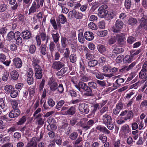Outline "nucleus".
Segmentation results:
<instances>
[{
  "instance_id": "1",
  "label": "nucleus",
  "mask_w": 147,
  "mask_h": 147,
  "mask_svg": "<svg viewBox=\"0 0 147 147\" xmlns=\"http://www.w3.org/2000/svg\"><path fill=\"white\" fill-rule=\"evenodd\" d=\"M108 6L106 5H103L100 7L98 9V15L100 18H104L106 20L111 19L113 18V13L111 12L108 13L107 9Z\"/></svg>"
},
{
  "instance_id": "2",
  "label": "nucleus",
  "mask_w": 147,
  "mask_h": 147,
  "mask_svg": "<svg viewBox=\"0 0 147 147\" xmlns=\"http://www.w3.org/2000/svg\"><path fill=\"white\" fill-rule=\"evenodd\" d=\"M124 23L120 20L118 19L115 22V26L112 28V30L114 32L118 33L123 28Z\"/></svg>"
},
{
  "instance_id": "3",
  "label": "nucleus",
  "mask_w": 147,
  "mask_h": 147,
  "mask_svg": "<svg viewBox=\"0 0 147 147\" xmlns=\"http://www.w3.org/2000/svg\"><path fill=\"white\" fill-rule=\"evenodd\" d=\"M142 18L140 19V23L138 26V29H140L142 28L147 30V17L143 13H141V15Z\"/></svg>"
},
{
  "instance_id": "4",
  "label": "nucleus",
  "mask_w": 147,
  "mask_h": 147,
  "mask_svg": "<svg viewBox=\"0 0 147 147\" xmlns=\"http://www.w3.org/2000/svg\"><path fill=\"white\" fill-rule=\"evenodd\" d=\"M64 66V63L59 61H53L52 65V68L53 69L57 70H60Z\"/></svg>"
},
{
  "instance_id": "5",
  "label": "nucleus",
  "mask_w": 147,
  "mask_h": 147,
  "mask_svg": "<svg viewBox=\"0 0 147 147\" xmlns=\"http://www.w3.org/2000/svg\"><path fill=\"white\" fill-rule=\"evenodd\" d=\"M79 109L80 112L86 114H88L89 111L88 105L85 103L80 104Z\"/></svg>"
},
{
  "instance_id": "6",
  "label": "nucleus",
  "mask_w": 147,
  "mask_h": 147,
  "mask_svg": "<svg viewBox=\"0 0 147 147\" xmlns=\"http://www.w3.org/2000/svg\"><path fill=\"white\" fill-rule=\"evenodd\" d=\"M18 32L17 31L14 33L13 31H10L7 34L6 38L7 40L11 42H14L16 35H17Z\"/></svg>"
},
{
  "instance_id": "7",
  "label": "nucleus",
  "mask_w": 147,
  "mask_h": 147,
  "mask_svg": "<svg viewBox=\"0 0 147 147\" xmlns=\"http://www.w3.org/2000/svg\"><path fill=\"white\" fill-rule=\"evenodd\" d=\"M20 111L15 109L12 110L9 113V116L10 118H15L18 117L20 114Z\"/></svg>"
},
{
  "instance_id": "8",
  "label": "nucleus",
  "mask_w": 147,
  "mask_h": 147,
  "mask_svg": "<svg viewBox=\"0 0 147 147\" xmlns=\"http://www.w3.org/2000/svg\"><path fill=\"white\" fill-rule=\"evenodd\" d=\"M67 38L65 37H62L61 39V44L62 47L59 46L58 48L59 49V51L60 53L64 52V49L65 48L67 45L66 44Z\"/></svg>"
},
{
  "instance_id": "9",
  "label": "nucleus",
  "mask_w": 147,
  "mask_h": 147,
  "mask_svg": "<svg viewBox=\"0 0 147 147\" xmlns=\"http://www.w3.org/2000/svg\"><path fill=\"white\" fill-rule=\"evenodd\" d=\"M39 4L36 5V3L35 1L33 2L29 10L28 14L30 15L31 13H33L36 11L37 8H38L40 7Z\"/></svg>"
},
{
  "instance_id": "10",
  "label": "nucleus",
  "mask_w": 147,
  "mask_h": 147,
  "mask_svg": "<svg viewBox=\"0 0 147 147\" xmlns=\"http://www.w3.org/2000/svg\"><path fill=\"white\" fill-rule=\"evenodd\" d=\"M35 75L36 79H41L43 76L42 70L41 67L34 69Z\"/></svg>"
},
{
  "instance_id": "11",
  "label": "nucleus",
  "mask_w": 147,
  "mask_h": 147,
  "mask_svg": "<svg viewBox=\"0 0 147 147\" xmlns=\"http://www.w3.org/2000/svg\"><path fill=\"white\" fill-rule=\"evenodd\" d=\"M51 35L53 42L56 44L57 43L59 40L60 35L59 33L55 30H53Z\"/></svg>"
},
{
  "instance_id": "12",
  "label": "nucleus",
  "mask_w": 147,
  "mask_h": 147,
  "mask_svg": "<svg viewBox=\"0 0 147 147\" xmlns=\"http://www.w3.org/2000/svg\"><path fill=\"white\" fill-rule=\"evenodd\" d=\"M84 38L87 40L91 41L94 38V35L90 31L86 32L84 34Z\"/></svg>"
},
{
  "instance_id": "13",
  "label": "nucleus",
  "mask_w": 147,
  "mask_h": 147,
  "mask_svg": "<svg viewBox=\"0 0 147 147\" xmlns=\"http://www.w3.org/2000/svg\"><path fill=\"white\" fill-rule=\"evenodd\" d=\"M21 37L24 40L28 39L31 37V33L28 30L24 31L21 33Z\"/></svg>"
},
{
  "instance_id": "14",
  "label": "nucleus",
  "mask_w": 147,
  "mask_h": 147,
  "mask_svg": "<svg viewBox=\"0 0 147 147\" xmlns=\"http://www.w3.org/2000/svg\"><path fill=\"white\" fill-rule=\"evenodd\" d=\"M13 65L16 68H20L22 66L21 59L19 58H15L13 59Z\"/></svg>"
},
{
  "instance_id": "15",
  "label": "nucleus",
  "mask_w": 147,
  "mask_h": 147,
  "mask_svg": "<svg viewBox=\"0 0 147 147\" xmlns=\"http://www.w3.org/2000/svg\"><path fill=\"white\" fill-rule=\"evenodd\" d=\"M102 119L103 123L105 124L107 123H109L112 121L111 117L107 114H105L102 116Z\"/></svg>"
},
{
  "instance_id": "16",
  "label": "nucleus",
  "mask_w": 147,
  "mask_h": 147,
  "mask_svg": "<svg viewBox=\"0 0 147 147\" xmlns=\"http://www.w3.org/2000/svg\"><path fill=\"white\" fill-rule=\"evenodd\" d=\"M37 141V138H33L28 143L26 147H36Z\"/></svg>"
},
{
  "instance_id": "17",
  "label": "nucleus",
  "mask_w": 147,
  "mask_h": 147,
  "mask_svg": "<svg viewBox=\"0 0 147 147\" xmlns=\"http://www.w3.org/2000/svg\"><path fill=\"white\" fill-rule=\"evenodd\" d=\"M87 86V84L83 82H80L78 83L77 85H76V88L78 91H80L81 89L84 90Z\"/></svg>"
},
{
  "instance_id": "18",
  "label": "nucleus",
  "mask_w": 147,
  "mask_h": 147,
  "mask_svg": "<svg viewBox=\"0 0 147 147\" xmlns=\"http://www.w3.org/2000/svg\"><path fill=\"white\" fill-rule=\"evenodd\" d=\"M84 91L86 92V93H84L85 95L91 96H94L92 90L91 89L88 85H87L86 87L85 88Z\"/></svg>"
},
{
  "instance_id": "19",
  "label": "nucleus",
  "mask_w": 147,
  "mask_h": 147,
  "mask_svg": "<svg viewBox=\"0 0 147 147\" xmlns=\"http://www.w3.org/2000/svg\"><path fill=\"white\" fill-rule=\"evenodd\" d=\"M121 130L125 134V136L131 131L129 127V125L127 124L123 125L121 127Z\"/></svg>"
},
{
  "instance_id": "20",
  "label": "nucleus",
  "mask_w": 147,
  "mask_h": 147,
  "mask_svg": "<svg viewBox=\"0 0 147 147\" xmlns=\"http://www.w3.org/2000/svg\"><path fill=\"white\" fill-rule=\"evenodd\" d=\"M138 22L136 19L132 17L130 18L127 22L128 24L131 26L137 25Z\"/></svg>"
},
{
  "instance_id": "21",
  "label": "nucleus",
  "mask_w": 147,
  "mask_h": 147,
  "mask_svg": "<svg viewBox=\"0 0 147 147\" xmlns=\"http://www.w3.org/2000/svg\"><path fill=\"white\" fill-rule=\"evenodd\" d=\"M76 112L75 108L73 106H71L65 112V114L67 115H72L75 114Z\"/></svg>"
},
{
  "instance_id": "22",
  "label": "nucleus",
  "mask_w": 147,
  "mask_h": 147,
  "mask_svg": "<svg viewBox=\"0 0 147 147\" xmlns=\"http://www.w3.org/2000/svg\"><path fill=\"white\" fill-rule=\"evenodd\" d=\"M49 84L50 86V88L52 90L55 91L57 88V84L54 81L50 80L49 82Z\"/></svg>"
},
{
  "instance_id": "23",
  "label": "nucleus",
  "mask_w": 147,
  "mask_h": 147,
  "mask_svg": "<svg viewBox=\"0 0 147 147\" xmlns=\"http://www.w3.org/2000/svg\"><path fill=\"white\" fill-rule=\"evenodd\" d=\"M147 71L141 70L139 73V77L141 79H143L144 81H146L147 80Z\"/></svg>"
},
{
  "instance_id": "24",
  "label": "nucleus",
  "mask_w": 147,
  "mask_h": 147,
  "mask_svg": "<svg viewBox=\"0 0 147 147\" xmlns=\"http://www.w3.org/2000/svg\"><path fill=\"white\" fill-rule=\"evenodd\" d=\"M40 53L43 55H45L47 53V47L45 44H42L39 48Z\"/></svg>"
},
{
  "instance_id": "25",
  "label": "nucleus",
  "mask_w": 147,
  "mask_h": 147,
  "mask_svg": "<svg viewBox=\"0 0 147 147\" xmlns=\"http://www.w3.org/2000/svg\"><path fill=\"white\" fill-rule=\"evenodd\" d=\"M21 33L18 32V34L16 35V38L15 39L14 41L15 40L16 43L17 45H19L21 44L22 42V39L20 36Z\"/></svg>"
},
{
  "instance_id": "26",
  "label": "nucleus",
  "mask_w": 147,
  "mask_h": 147,
  "mask_svg": "<svg viewBox=\"0 0 147 147\" xmlns=\"http://www.w3.org/2000/svg\"><path fill=\"white\" fill-rule=\"evenodd\" d=\"M32 62V65L34 69H37V68L41 67L39 65L40 61L38 59L34 58Z\"/></svg>"
},
{
  "instance_id": "27",
  "label": "nucleus",
  "mask_w": 147,
  "mask_h": 147,
  "mask_svg": "<svg viewBox=\"0 0 147 147\" xmlns=\"http://www.w3.org/2000/svg\"><path fill=\"white\" fill-rule=\"evenodd\" d=\"M40 36L42 40V41H44L46 40V43H47L48 41V40L49 39V37L48 36H47L46 33L45 32H42L40 34Z\"/></svg>"
},
{
  "instance_id": "28",
  "label": "nucleus",
  "mask_w": 147,
  "mask_h": 147,
  "mask_svg": "<svg viewBox=\"0 0 147 147\" xmlns=\"http://www.w3.org/2000/svg\"><path fill=\"white\" fill-rule=\"evenodd\" d=\"M95 123V120L90 119L88 121L85 125V130H87L90 128Z\"/></svg>"
},
{
  "instance_id": "29",
  "label": "nucleus",
  "mask_w": 147,
  "mask_h": 147,
  "mask_svg": "<svg viewBox=\"0 0 147 147\" xmlns=\"http://www.w3.org/2000/svg\"><path fill=\"white\" fill-rule=\"evenodd\" d=\"M98 61L96 60H92L88 62V65L89 67H94L98 64Z\"/></svg>"
},
{
  "instance_id": "30",
  "label": "nucleus",
  "mask_w": 147,
  "mask_h": 147,
  "mask_svg": "<svg viewBox=\"0 0 147 147\" xmlns=\"http://www.w3.org/2000/svg\"><path fill=\"white\" fill-rule=\"evenodd\" d=\"M58 21H59V24L60 25V23L62 24H64L65 22H66L67 19L62 14L59 16V20H57V23Z\"/></svg>"
},
{
  "instance_id": "31",
  "label": "nucleus",
  "mask_w": 147,
  "mask_h": 147,
  "mask_svg": "<svg viewBox=\"0 0 147 147\" xmlns=\"http://www.w3.org/2000/svg\"><path fill=\"white\" fill-rule=\"evenodd\" d=\"M11 78L13 80H16L18 78L19 76L18 72L16 70L12 71L10 73Z\"/></svg>"
},
{
  "instance_id": "32",
  "label": "nucleus",
  "mask_w": 147,
  "mask_h": 147,
  "mask_svg": "<svg viewBox=\"0 0 147 147\" xmlns=\"http://www.w3.org/2000/svg\"><path fill=\"white\" fill-rule=\"evenodd\" d=\"M133 57L130 56L129 55H127L123 58V61L125 63H130L132 61Z\"/></svg>"
},
{
  "instance_id": "33",
  "label": "nucleus",
  "mask_w": 147,
  "mask_h": 147,
  "mask_svg": "<svg viewBox=\"0 0 147 147\" xmlns=\"http://www.w3.org/2000/svg\"><path fill=\"white\" fill-rule=\"evenodd\" d=\"M134 117V113L131 111H129L127 113L126 116L123 119L125 121L128 119H130L131 118H133Z\"/></svg>"
},
{
  "instance_id": "34",
  "label": "nucleus",
  "mask_w": 147,
  "mask_h": 147,
  "mask_svg": "<svg viewBox=\"0 0 147 147\" xmlns=\"http://www.w3.org/2000/svg\"><path fill=\"white\" fill-rule=\"evenodd\" d=\"M97 48L98 51L101 53H104L106 51V47L102 45H98L97 46Z\"/></svg>"
},
{
  "instance_id": "35",
  "label": "nucleus",
  "mask_w": 147,
  "mask_h": 147,
  "mask_svg": "<svg viewBox=\"0 0 147 147\" xmlns=\"http://www.w3.org/2000/svg\"><path fill=\"white\" fill-rule=\"evenodd\" d=\"M69 45L73 52H75L76 50V47L77 46V42L75 41L72 42Z\"/></svg>"
},
{
  "instance_id": "36",
  "label": "nucleus",
  "mask_w": 147,
  "mask_h": 147,
  "mask_svg": "<svg viewBox=\"0 0 147 147\" xmlns=\"http://www.w3.org/2000/svg\"><path fill=\"white\" fill-rule=\"evenodd\" d=\"M67 70V67H63L60 71L57 72L56 74L58 76H62L66 73Z\"/></svg>"
},
{
  "instance_id": "37",
  "label": "nucleus",
  "mask_w": 147,
  "mask_h": 147,
  "mask_svg": "<svg viewBox=\"0 0 147 147\" xmlns=\"http://www.w3.org/2000/svg\"><path fill=\"white\" fill-rule=\"evenodd\" d=\"M4 89L6 93H9L13 90V87L11 85H7L5 86Z\"/></svg>"
},
{
  "instance_id": "38",
  "label": "nucleus",
  "mask_w": 147,
  "mask_h": 147,
  "mask_svg": "<svg viewBox=\"0 0 147 147\" xmlns=\"http://www.w3.org/2000/svg\"><path fill=\"white\" fill-rule=\"evenodd\" d=\"M70 61L73 63L76 62L77 61V57L76 54L73 53L71 54L69 57Z\"/></svg>"
},
{
  "instance_id": "39",
  "label": "nucleus",
  "mask_w": 147,
  "mask_h": 147,
  "mask_svg": "<svg viewBox=\"0 0 147 147\" xmlns=\"http://www.w3.org/2000/svg\"><path fill=\"white\" fill-rule=\"evenodd\" d=\"M57 129V126L53 124H49L47 126V129L48 131H54Z\"/></svg>"
},
{
  "instance_id": "40",
  "label": "nucleus",
  "mask_w": 147,
  "mask_h": 147,
  "mask_svg": "<svg viewBox=\"0 0 147 147\" xmlns=\"http://www.w3.org/2000/svg\"><path fill=\"white\" fill-rule=\"evenodd\" d=\"M116 41V37L115 36H112L109 39L108 41V43L109 45H111L114 44Z\"/></svg>"
},
{
  "instance_id": "41",
  "label": "nucleus",
  "mask_w": 147,
  "mask_h": 147,
  "mask_svg": "<svg viewBox=\"0 0 147 147\" xmlns=\"http://www.w3.org/2000/svg\"><path fill=\"white\" fill-rule=\"evenodd\" d=\"M78 136V133L77 132H74L70 134L69 137L71 140H74L76 139Z\"/></svg>"
},
{
  "instance_id": "42",
  "label": "nucleus",
  "mask_w": 147,
  "mask_h": 147,
  "mask_svg": "<svg viewBox=\"0 0 147 147\" xmlns=\"http://www.w3.org/2000/svg\"><path fill=\"white\" fill-rule=\"evenodd\" d=\"M88 85L92 90V89H97V84L96 83L94 82H89L88 83Z\"/></svg>"
},
{
  "instance_id": "43",
  "label": "nucleus",
  "mask_w": 147,
  "mask_h": 147,
  "mask_svg": "<svg viewBox=\"0 0 147 147\" xmlns=\"http://www.w3.org/2000/svg\"><path fill=\"white\" fill-rule=\"evenodd\" d=\"M83 35V33L82 32H80L78 34V39L79 41L82 43H83L84 41V37Z\"/></svg>"
},
{
  "instance_id": "44",
  "label": "nucleus",
  "mask_w": 147,
  "mask_h": 147,
  "mask_svg": "<svg viewBox=\"0 0 147 147\" xmlns=\"http://www.w3.org/2000/svg\"><path fill=\"white\" fill-rule=\"evenodd\" d=\"M124 5L125 8L127 9H129L131 5V0H125V2Z\"/></svg>"
},
{
  "instance_id": "45",
  "label": "nucleus",
  "mask_w": 147,
  "mask_h": 147,
  "mask_svg": "<svg viewBox=\"0 0 147 147\" xmlns=\"http://www.w3.org/2000/svg\"><path fill=\"white\" fill-rule=\"evenodd\" d=\"M26 119L25 116H23L19 119L17 123V124L18 125H22L26 122Z\"/></svg>"
},
{
  "instance_id": "46",
  "label": "nucleus",
  "mask_w": 147,
  "mask_h": 147,
  "mask_svg": "<svg viewBox=\"0 0 147 147\" xmlns=\"http://www.w3.org/2000/svg\"><path fill=\"white\" fill-rule=\"evenodd\" d=\"M7 8L8 6L6 4H3L0 5V13L5 11Z\"/></svg>"
},
{
  "instance_id": "47",
  "label": "nucleus",
  "mask_w": 147,
  "mask_h": 147,
  "mask_svg": "<svg viewBox=\"0 0 147 147\" xmlns=\"http://www.w3.org/2000/svg\"><path fill=\"white\" fill-rule=\"evenodd\" d=\"M107 34V32L106 30H104L98 32L97 33L98 36L100 37L106 36Z\"/></svg>"
},
{
  "instance_id": "48",
  "label": "nucleus",
  "mask_w": 147,
  "mask_h": 147,
  "mask_svg": "<svg viewBox=\"0 0 147 147\" xmlns=\"http://www.w3.org/2000/svg\"><path fill=\"white\" fill-rule=\"evenodd\" d=\"M142 51V50L141 49H139L136 52L134 50H131L130 51L131 53V56L132 57H134L138 54L140 53H141Z\"/></svg>"
},
{
  "instance_id": "49",
  "label": "nucleus",
  "mask_w": 147,
  "mask_h": 147,
  "mask_svg": "<svg viewBox=\"0 0 147 147\" xmlns=\"http://www.w3.org/2000/svg\"><path fill=\"white\" fill-rule=\"evenodd\" d=\"M136 41V38L133 36H129L128 37L127 40V42L130 44H132Z\"/></svg>"
},
{
  "instance_id": "50",
  "label": "nucleus",
  "mask_w": 147,
  "mask_h": 147,
  "mask_svg": "<svg viewBox=\"0 0 147 147\" xmlns=\"http://www.w3.org/2000/svg\"><path fill=\"white\" fill-rule=\"evenodd\" d=\"M89 72L94 74H96L98 72L97 67H89Z\"/></svg>"
},
{
  "instance_id": "51",
  "label": "nucleus",
  "mask_w": 147,
  "mask_h": 147,
  "mask_svg": "<svg viewBox=\"0 0 147 147\" xmlns=\"http://www.w3.org/2000/svg\"><path fill=\"white\" fill-rule=\"evenodd\" d=\"M70 53V51L69 48H66L65 49V51L63 54L64 57L66 59L68 58L69 56Z\"/></svg>"
},
{
  "instance_id": "52",
  "label": "nucleus",
  "mask_w": 147,
  "mask_h": 147,
  "mask_svg": "<svg viewBox=\"0 0 147 147\" xmlns=\"http://www.w3.org/2000/svg\"><path fill=\"white\" fill-rule=\"evenodd\" d=\"M55 43L54 42H51L49 44V49L51 53L54 51V49L55 47Z\"/></svg>"
},
{
  "instance_id": "53",
  "label": "nucleus",
  "mask_w": 147,
  "mask_h": 147,
  "mask_svg": "<svg viewBox=\"0 0 147 147\" xmlns=\"http://www.w3.org/2000/svg\"><path fill=\"white\" fill-rule=\"evenodd\" d=\"M76 12V11L75 9H73L70 11L68 13L69 17H70L71 18H75Z\"/></svg>"
},
{
  "instance_id": "54",
  "label": "nucleus",
  "mask_w": 147,
  "mask_h": 147,
  "mask_svg": "<svg viewBox=\"0 0 147 147\" xmlns=\"http://www.w3.org/2000/svg\"><path fill=\"white\" fill-rule=\"evenodd\" d=\"M99 105L98 104H96L93 106H92V107L93 108V109L92 111V115H94L95 112L97 110V109H99Z\"/></svg>"
},
{
  "instance_id": "55",
  "label": "nucleus",
  "mask_w": 147,
  "mask_h": 147,
  "mask_svg": "<svg viewBox=\"0 0 147 147\" xmlns=\"http://www.w3.org/2000/svg\"><path fill=\"white\" fill-rule=\"evenodd\" d=\"M36 50V48L34 45H32L30 46L29 49V51L31 54L34 53Z\"/></svg>"
},
{
  "instance_id": "56",
  "label": "nucleus",
  "mask_w": 147,
  "mask_h": 147,
  "mask_svg": "<svg viewBox=\"0 0 147 147\" xmlns=\"http://www.w3.org/2000/svg\"><path fill=\"white\" fill-rule=\"evenodd\" d=\"M88 52L86 54V59L88 60H92L94 58V55L91 54L88 51Z\"/></svg>"
},
{
  "instance_id": "57",
  "label": "nucleus",
  "mask_w": 147,
  "mask_h": 147,
  "mask_svg": "<svg viewBox=\"0 0 147 147\" xmlns=\"http://www.w3.org/2000/svg\"><path fill=\"white\" fill-rule=\"evenodd\" d=\"M137 76H136V74L135 73H131L130 74V75L128 77L126 82H129L133 78L136 77Z\"/></svg>"
},
{
  "instance_id": "58",
  "label": "nucleus",
  "mask_w": 147,
  "mask_h": 147,
  "mask_svg": "<svg viewBox=\"0 0 147 147\" xmlns=\"http://www.w3.org/2000/svg\"><path fill=\"white\" fill-rule=\"evenodd\" d=\"M65 103V102L63 100H61L59 101L56 106V108L57 109L61 108L63 105Z\"/></svg>"
},
{
  "instance_id": "59",
  "label": "nucleus",
  "mask_w": 147,
  "mask_h": 147,
  "mask_svg": "<svg viewBox=\"0 0 147 147\" xmlns=\"http://www.w3.org/2000/svg\"><path fill=\"white\" fill-rule=\"evenodd\" d=\"M45 80L43 79L42 80V81L40 83V84L38 90L39 91H42V89L43 88L44 85H45Z\"/></svg>"
},
{
  "instance_id": "60",
  "label": "nucleus",
  "mask_w": 147,
  "mask_h": 147,
  "mask_svg": "<svg viewBox=\"0 0 147 147\" xmlns=\"http://www.w3.org/2000/svg\"><path fill=\"white\" fill-rule=\"evenodd\" d=\"M124 56V55H120L118 56L117 58L116 61L117 63H119L122 62Z\"/></svg>"
},
{
  "instance_id": "61",
  "label": "nucleus",
  "mask_w": 147,
  "mask_h": 147,
  "mask_svg": "<svg viewBox=\"0 0 147 147\" xmlns=\"http://www.w3.org/2000/svg\"><path fill=\"white\" fill-rule=\"evenodd\" d=\"M10 93L11 96L13 98L16 97L18 95V91L16 90H13Z\"/></svg>"
},
{
  "instance_id": "62",
  "label": "nucleus",
  "mask_w": 147,
  "mask_h": 147,
  "mask_svg": "<svg viewBox=\"0 0 147 147\" xmlns=\"http://www.w3.org/2000/svg\"><path fill=\"white\" fill-rule=\"evenodd\" d=\"M99 139L101 140L103 143H105L107 140V138L104 136L103 134H101L99 135Z\"/></svg>"
},
{
  "instance_id": "63",
  "label": "nucleus",
  "mask_w": 147,
  "mask_h": 147,
  "mask_svg": "<svg viewBox=\"0 0 147 147\" xmlns=\"http://www.w3.org/2000/svg\"><path fill=\"white\" fill-rule=\"evenodd\" d=\"M88 27L93 30H95L97 28L96 26L93 22H90L88 24Z\"/></svg>"
},
{
  "instance_id": "64",
  "label": "nucleus",
  "mask_w": 147,
  "mask_h": 147,
  "mask_svg": "<svg viewBox=\"0 0 147 147\" xmlns=\"http://www.w3.org/2000/svg\"><path fill=\"white\" fill-rule=\"evenodd\" d=\"M50 22L53 26L55 30H57V26L55 20L51 19L50 20Z\"/></svg>"
}]
</instances>
